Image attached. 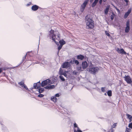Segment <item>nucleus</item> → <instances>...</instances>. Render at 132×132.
Segmentation results:
<instances>
[{
    "label": "nucleus",
    "instance_id": "obj_17",
    "mask_svg": "<svg viewBox=\"0 0 132 132\" xmlns=\"http://www.w3.org/2000/svg\"><path fill=\"white\" fill-rule=\"evenodd\" d=\"M109 6H108L106 7V9H105L104 11V13L105 14H107L109 10Z\"/></svg>",
    "mask_w": 132,
    "mask_h": 132
},
{
    "label": "nucleus",
    "instance_id": "obj_14",
    "mask_svg": "<svg viewBox=\"0 0 132 132\" xmlns=\"http://www.w3.org/2000/svg\"><path fill=\"white\" fill-rule=\"evenodd\" d=\"M38 6L36 5L33 6L31 7L32 10L34 11L37 10L38 9Z\"/></svg>",
    "mask_w": 132,
    "mask_h": 132
},
{
    "label": "nucleus",
    "instance_id": "obj_1",
    "mask_svg": "<svg viewBox=\"0 0 132 132\" xmlns=\"http://www.w3.org/2000/svg\"><path fill=\"white\" fill-rule=\"evenodd\" d=\"M56 34H57L56 32L52 30H51L48 32L49 36L50 38H51L55 43L58 45V42L56 40H57L59 37L58 35H56Z\"/></svg>",
    "mask_w": 132,
    "mask_h": 132
},
{
    "label": "nucleus",
    "instance_id": "obj_12",
    "mask_svg": "<svg viewBox=\"0 0 132 132\" xmlns=\"http://www.w3.org/2000/svg\"><path fill=\"white\" fill-rule=\"evenodd\" d=\"M82 65L83 69H86L88 66L87 63L86 61L83 62L82 63Z\"/></svg>",
    "mask_w": 132,
    "mask_h": 132
},
{
    "label": "nucleus",
    "instance_id": "obj_23",
    "mask_svg": "<svg viewBox=\"0 0 132 132\" xmlns=\"http://www.w3.org/2000/svg\"><path fill=\"white\" fill-rule=\"evenodd\" d=\"M74 132H82L81 130H80L79 128L77 127V130L74 129Z\"/></svg>",
    "mask_w": 132,
    "mask_h": 132
},
{
    "label": "nucleus",
    "instance_id": "obj_10",
    "mask_svg": "<svg viewBox=\"0 0 132 132\" xmlns=\"http://www.w3.org/2000/svg\"><path fill=\"white\" fill-rule=\"evenodd\" d=\"M70 64L68 62H67L64 63L62 65L63 68H67L70 66Z\"/></svg>",
    "mask_w": 132,
    "mask_h": 132
},
{
    "label": "nucleus",
    "instance_id": "obj_4",
    "mask_svg": "<svg viewBox=\"0 0 132 132\" xmlns=\"http://www.w3.org/2000/svg\"><path fill=\"white\" fill-rule=\"evenodd\" d=\"M92 65V64L90 65L89 68L87 69V70L90 73L95 75L98 72L99 70V69L98 67H94Z\"/></svg>",
    "mask_w": 132,
    "mask_h": 132
},
{
    "label": "nucleus",
    "instance_id": "obj_6",
    "mask_svg": "<svg viewBox=\"0 0 132 132\" xmlns=\"http://www.w3.org/2000/svg\"><path fill=\"white\" fill-rule=\"evenodd\" d=\"M89 0H86L83 4L81 5L80 11L81 12H83L84 11V10L86 7Z\"/></svg>",
    "mask_w": 132,
    "mask_h": 132
},
{
    "label": "nucleus",
    "instance_id": "obj_16",
    "mask_svg": "<svg viewBox=\"0 0 132 132\" xmlns=\"http://www.w3.org/2000/svg\"><path fill=\"white\" fill-rule=\"evenodd\" d=\"M126 116L130 120L129 122H131V121L132 120V116L128 114H126Z\"/></svg>",
    "mask_w": 132,
    "mask_h": 132
},
{
    "label": "nucleus",
    "instance_id": "obj_35",
    "mask_svg": "<svg viewBox=\"0 0 132 132\" xmlns=\"http://www.w3.org/2000/svg\"><path fill=\"white\" fill-rule=\"evenodd\" d=\"M128 127L131 128H132V123H130L128 125Z\"/></svg>",
    "mask_w": 132,
    "mask_h": 132
},
{
    "label": "nucleus",
    "instance_id": "obj_36",
    "mask_svg": "<svg viewBox=\"0 0 132 132\" xmlns=\"http://www.w3.org/2000/svg\"><path fill=\"white\" fill-rule=\"evenodd\" d=\"M117 123H114L113 125L112 126V128H115V127L116 126H117Z\"/></svg>",
    "mask_w": 132,
    "mask_h": 132
},
{
    "label": "nucleus",
    "instance_id": "obj_39",
    "mask_svg": "<svg viewBox=\"0 0 132 132\" xmlns=\"http://www.w3.org/2000/svg\"><path fill=\"white\" fill-rule=\"evenodd\" d=\"M105 33H106V35L109 36H110V34H109V33L107 32H106V31H105Z\"/></svg>",
    "mask_w": 132,
    "mask_h": 132
},
{
    "label": "nucleus",
    "instance_id": "obj_37",
    "mask_svg": "<svg viewBox=\"0 0 132 132\" xmlns=\"http://www.w3.org/2000/svg\"><path fill=\"white\" fill-rule=\"evenodd\" d=\"M23 88H24L25 89H28V88L24 84V86H23Z\"/></svg>",
    "mask_w": 132,
    "mask_h": 132
},
{
    "label": "nucleus",
    "instance_id": "obj_9",
    "mask_svg": "<svg viewBox=\"0 0 132 132\" xmlns=\"http://www.w3.org/2000/svg\"><path fill=\"white\" fill-rule=\"evenodd\" d=\"M126 27L125 29V32H128L129 30V20H128L126 23Z\"/></svg>",
    "mask_w": 132,
    "mask_h": 132
},
{
    "label": "nucleus",
    "instance_id": "obj_21",
    "mask_svg": "<svg viewBox=\"0 0 132 132\" xmlns=\"http://www.w3.org/2000/svg\"><path fill=\"white\" fill-rule=\"evenodd\" d=\"M59 42L60 44V45H61L62 46L65 43V41H64L63 40H60V41H59Z\"/></svg>",
    "mask_w": 132,
    "mask_h": 132
},
{
    "label": "nucleus",
    "instance_id": "obj_24",
    "mask_svg": "<svg viewBox=\"0 0 132 132\" xmlns=\"http://www.w3.org/2000/svg\"><path fill=\"white\" fill-rule=\"evenodd\" d=\"M18 84L20 86H21V87H22L24 85V82L23 81H22L21 82H19Z\"/></svg>",
    "mask_w": 132,
    "mask_h": 132
},
{
    "label": "nucleus",
    "instance_id": "obj_11",
    "mask_svg": "<svg viewBox=\"0 0 132 132\" xmlns=\"http://www.w3.org/2000/svg\"><path fill=\"white\" fill-rule=\"evenodd\" d=\"M41 85V84L40 83V82H38L37 83H35L34 85V87L35 88L38 89L39 88Z\"/></svg>",
    "mask_w": 132,
    "mask_h": 132
},
{
    "label": "nucleus",
    "instance_id": "obj_25",
    "mask_svg": "<svg viewBox=\"0 0 132 132\" xmlns=\"http://www.w3.org/2000/svg\"><path fill=\"white\" fill-rule=\"evenodd\" d=\"M108 95L109 96H110L112 95V92L111 90H109L107 92Z\"/></svg>",
    "mask_w": 132,
    "mask_h": 132
},
{
    "label": "nucleus",
    "instance_id": "obj_20",
    "mask_svg": "<svg viewBox=\"0 0 132 132\" xmlns=\"http://www.w3.org/2000/svg\"><path fill=\"white\" fill-rule=\"evenodd\" d=\"M62 75H60L59 76V78L62 81H65V79Z\"/></svg>",
    "mask_w": 132,
    "mask_h": 132
},
{
    "label": "nucleus",
    "instance_id": "obj_48",
    "mask_svg": "<svg viewBox=\"0 0 132 132\" xmlns=\"http://www.w3.org/2000/svg\"><path fill=\"white\" fill-rule=\"evenodd\" d=\"M104 95H106V93H105L104 94Z\"/></svg>",
    "mask_w": 132,
    "mask_h": 132
},
{
    "label": "nucleus",
    "instance_id": "obj_27",
    "mask_svg": "<svg viewBox=\"0 0 132 132\" xmlns=\"http://www.w3.org/2000/svg\"><path fill=\"white\" fill-rule=\"evenodd\" d=\"M62 45H60L58 47V52L60 50L61 48L62 47Z\"/></svg>",
    "mask_w": 132,
    "mask_h": 132
},
{
    "label": "nucleus",
    "instance_id": "obj_3",
    "mask_svg": "<svg viewBox=\"0 0 132 132\" xmlns=\"http://www.w3.org/2000/svg\"><path fill=\"white\" fill-rule=\"evenodd\" d=\"M86 28L87 29L92 28L94 26L93 21L89 15L87 16L85 18Z\"/></svg>",
    "mask_w": 132,
    "mask_h": 132
},
{
    "label": "nucleus",
    "instance_id": "obj_44",
    "mask_svg": "<svg viewBox=\"0 0 132 132\" xmlns=\"http://www.w3.org/2000/svg\"><path fill=\"white\" fill-rule=\"evenodd\" d=\"M67 71L68 72V73H67V75H68V76H67V77H66L67 78L68 77L70 76L69 74V72L68 71Z\"/></svg>",
    "mask_w": 132,
    "mask_h": 132
},
{
    "label": "nucleus",
    "instance_id": "obj_34",
    "mask_svg": "<svg viewBox=\"0 0 132 132\" xmlns=\"http://www.w3.org/2000/svg\"><path fill=\"white\" fill-rule=\"evenodd\" d=\"M44 96V95H43L41 94L39 95H38V96L40 97H42Z\"/></svg>",
    "mask_w": 132,
    "mask_h": 132
},
{
    "label": "nucleus",
    "instance_id": "obj_15",
    "mask_svg": "<svg viewBox=\"0 0 132 132\" xmlns=\"http://www.w3.org/2000/svg\"><path fill=\"white\" fill-rule=\"evenodd\" d=\"M77 57L78 59H80L81 60H82L84 58V56L81 55H78Z\"/></svg>",
    "mask_w": 132,
    "mask_h": 132
},
{
    "label": "nucleus",
    "instance_id": "obj_22",
    "mask_svg": "<svg viewBox=\"0 0 132 132\" xmlns=\"http://www.w3.org/2000/svg\"><path fill=\"white\" fill-rule=\"evenodd\" d=\"M38 89L39 92L40 93H42L44 91V88H40V87Z\"/></svg>",
    "mask_w": 132,
    "mask_h": 132
},
{
    "label": "nucleus",
    "instance_id": "obj_30",
    "mask_svg": "<svg viewBox=\"0 0 132 132\" xmlns=\"http://www.w3.org/2000/svg\"><path fill=\"white\" fill-rule=\"evenodd\" d=\"M101 91L103 92H104L105 91V90L104 87H102L101 89Z\"/></svg>",
    "mask_w": 132,
    "mask_h": 132
},
{
    "label": "nucleus",
    "instance_id": "obj_42",
    "mask_svg": "<svg viewBox=\"0 0 132 132\" xmlns=\"http://www.w3.org/2000/svg\"><path fill=\"white\" fill-rule=\"evenodd\" d=\"M31 2H29V3L28 4H27V6H29V5H31Z\"/></svg>",
    "mask_w": 132,
    "mask_h": 132
},
{
    "label": "nucleus",
    "instance_id": "obj_5",
    "mask_svg": "<svg viewBox=\"0 0 132 132\" xmlns=\"http://www.w3.org/2000/svg\"><path fill=\"white\" fill-rule=\"evenodd\" d=\"M67 73H68L67 71H64L61 68L60 69L59 72V74L60 75H63L65 77H67V76H68L67 75Z\"/></svg>",
    "mask_w": 132,
    "mask_h": 132
},
{
    "label": "nucleus",
    "instance_id": "obj_38",
    "mask_svg": "<svg viewBox=\"0 0 132 132\" xmlns=\"http://www.w3.org/2000/svg\"><path fill=\"white\" fill-rule=\"evenodd\" d=\"M114 6V8L116 9L117 10V11L118 12H120V10H119V9H118L117 8V7H116V6Z\"/></svg>",
    "mask_w": 132,
    "mask_h": 132
},
{
    "label": "nucleus",
    "instance_id": "obj_7",
    "mask_svg": "<svg viewBox=\"0 0 132 132\" xmlns=\"http://www.w3.org/2000/svg\"><path fill=\"white\" fill-rule=\"evenodd\" d=\"M125 78V80L128 84H131L132 81H131V78L129 76H126L123 77Z\"/></svg>",
    "mask_w": 132,
    "mask_h": 132
},
{
    "label": "nucleus",
    "instance_id": "obj_32",
    "mask_svg": "<svg viewBox=\"0 0 132 132\" xmlns=\"http://www.w3.org/2000/svg\"><path fill=\"white\" fill-rule=\"evenodd\" d=\"M114 14H113L112 13V14L111 15V19L112 20L113 19V18H114Z\"/></svg>",
    "mask_w": 132,
    "mask_h": 132
},
{
    "label": "nucleus",
    "instance_id": "obj_41",
    "mask_svg": "<svg viewBox=\"0 0 132 132\" xmlns=\"http://www.w3.org/2000/svg\"><path fill=\"white\" fill-rule=\"evenodd\" d=\"M55 97H58L59 96V95L58 94H55Z\"/></svg>",
    "mask_w": 132,
    "mask_h": 132
},
{
    "label": "nucleus",
    "instance_id": "obj_46",
    "mask_svg": "<svg viewBox=\"0 0 132 132\" xmlns=\"http://www.w3.org/2000/svg\"><path fill=\"white\" fill-rule=\"evenodd\" d=\"M93 1V0H90V2H92Z\"/></svg>",
    "mask_w": 132,
    "mask_h": 132
},
{
    "label": "nucleus",
    "instance_id": "obj_18",
    "mask_svg": "<svg viewBox=\"0 0 132 132\" xmlns=\"http://www.w3.org/2000/svg\"><path fill=\"white\" fill-rule=\"evenodd\" d=\"M98 0H95L94 2L93 3L92 5V7H93L95 6Z\"/></svg>",
    "mask_w": 132,
    "mask_h": 132
},
{
    "label": "nucleus",
    "instance_id": "obj_2",
    "mask_svg": "<svg viewBox=\"0 0 132 132\" xmlns=\"http://www.w3.org/2000/svg\"><path fill=\"white\" fill-rule=\"evenodd\" d=\"M52 84V83L51 82L50 80L49 79H47L42 82L41 85L42 87L47 85V86L45 87V88L46 89H50L54 88L55 87L54 85H51V84Z\"/></svg>",
    "mask_w": 132,
    "mask_h": 132
},
{
    "label": "nucleus",
    "instance_id": "obj_8",
    "mask_svg": "<svg viewBox=\"0 0 132 132\" xmlns=\"http://www.w3.org/2000/svg\"><path fill=\"white\" fill-rule=\"evenodd\" d=\"M116 50L119 53L122 54H126V52L124 51V50L122 49H119L117 48L116 49Z\"/></svg>",
    "mask_w": 132,
    "mask_h": 132
},
{
    "label": "nucleus",
    "instance_id": "obj_47",
    "mask_svg": "<svg viewBox=\"0 0 132 132\" xmlns=\"http://www.w3.org/2000/svg\"><path fill=\"white\" fill-rule=\"evenodd\" d=\"M107 0H103V1L104 2H105Z\"/></svg>",
    "mask_w": 132,
    "mask_h": 132
},
{
    "label": "nucleus",
    "instance_id": "obj_13",
    "mask_svg": "<svg viewBox=\"0 0 132 132\" xmlns=\"http://www.w3.org/2000/svg\"><path fill=\"white\" fill-rule=\"evenodd\" d=\"M131 12V9H129L128 11L126 12L124 16V18H126L129 15Z\"/></svg>",
    "mask_w": 132,
    "mask_h": 132
},
{
    "label": "nucleus",
    "instance_id": "obj_43",
    "mask_svg": "<svg viewBox=\"0 0 132 132\" xmlns=\"http://www.w3.org/2000/svg\"><path fill=\"white\" fill-rule=\"evenodd\" d=\"M102 0H100L99 2L100 4H101L102 2Z\"/></svg>",
    "mask_w": 132,
    "mask_h": 132
},
{
    "label": "nucleus",
    "instance_id": "obj_26",
    "mask_svg": "<svg viewBox=\"0 0 132 132\" xmlns=\"http://www.w3.org/2000/svg\"><path fill=\"white\" fill-rule=\"evenodd\" d=\"M81 67L79 66H77V70L79 71L81 70Z\"/></svg>",
    "mask_w": 132,
    "mask_h": 132
},
{
    "label": "nucleus",
    "instance_id": "obj_33",
    "mask_svg": "<svg viewBox=\"0 0 132 132\" xmlns=\"http://www.w3.org/2000/svg\"><path fill=\"white\" fill-rule=\"evenodd\" d=\"M124 1L126 3V6L128 5V3L129 2V1L128 0H124Z\"/></svg>",
    "mask_w": 132,
    "mask_h": 132
},
{
    "label": "nucleus",
    "instance_id": "obj_45",
    "mask_svg": "<svg viewBox=\"0 0 132 132\" xmlns=\"http://www.w3.org/2000/svg\"><path fill=\"white\" fill-rule=\"evenodd\" d=\"M2 71V68H1L0 69V73Z\"/></svg>",
    "mask_w": 132,
    "mask_h": 132
},
{
    "label": "nucleus",
    "instance_id": "obj_29",
    "mask_svg": "<svg viewBox=\"0 0 132 132\" xmlns=\"http://www.w3.org/2000/svg\"><path fill=\"white\" fill-rule=\"evenodd\" d=\"M75 63L77 65L79 63V62L77 60H75L74 61Z\"/></svg>",
    "mask_w": 132,
    "mask_h": 132
},
{
    "label": "nucleus",
    "instance_id": "obj_31",
    "mask_svg": "<svg viewBox=\"0 0 132 132\" xmlns=\"http://www.w3.org/2000/svg\"><path fill=\"white\" fill-rule=\"evenodd\" d=\"M78 72L76 71H74L73 72V75H77L78 74Z\"/></svg>",
    "mask_w": 132,
    "mask_h": 132
},
{
    "label": "nucleus",
    "instance_id": "obj_19",
    "mask_svg": "<svg viewBox=\"0 0 132 132\" xmlns=\"http://www.w3.org/2000/svg\"><path fill=\"white\" fill-rule=\"evenodd\" d=\"M51 100L53 101L54 102H56L57 100V99L55 97H51Z\"/></svg>",
    "mask_w": 132,
    "mask_h": 132
},
{
    "label": "nucleus",
    "instance_id": "obj_40",
    "mask_svg": "<svg viewBox=\"0 0 132 132\" xmlns=\"http://www.w3.org/2000/svg\"><path fill=\"white\" fill-rule=\"evenodd\" d=\"M74 127H77V128L78 127H77V125L76 124V123H75L74 124Z\"/></svg>",
    "mask_w": 132,
    "mask_h": 132
},
{
    "label": "nucleus",
    "instance_id": "obj_28",
    "mask_svg": "<svg viewBox=\"0 0 132 132\" xmlns=\"http://www.w3.org/2000/svg\"><path fill=\"white\" fill-rule=\"evenodd\" d=\"M130 129L128 128L127 127L125 132H130Z\"/></svg>",
    "mask_w": 132,
    "mask_h": 132
}]
</instances>
